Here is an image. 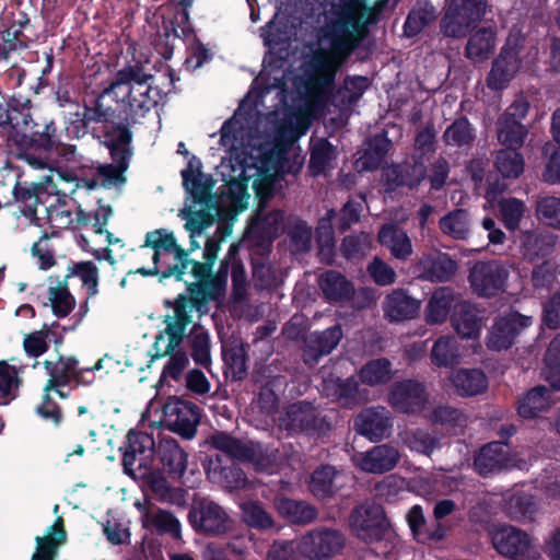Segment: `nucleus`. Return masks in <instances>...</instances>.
I'll list each match as a JSON object with an SVG mask.
<instances>
[{
    "label": "nucleus",
    "mask_w": 560,
    "mask_h": 560,
    "mask_svg": "<svg viewBox=\"0 0 560 560\" xmlns=\"http://www.w3.org/2000/svg\"><path fill=\"white\" fill-rule=\"evenodd\" d=\"M421 302L404 289H395L388 293L383 303L384 317L392 323H400L415 318L420 311Z\"/></svg>",
    "instance_id": "26"
},
{
    "label": "nucleus",
    "mask_w": 560,
    "mask_h": 560,
    "mask_svg": "<svg viewBox=\"0 0 560 560\" xmlns=\"http://www.w3.org/2000/svg\"><path fill=\"white\" fill-rule=\"evenodd\" d=\"M430 359L436 368L452 369L462 362V351L458 340L453 336L439 337L431 349Z\"/></svg>",
    "instance_id": "44"
},
{
    "label": "nucleus",
    "mask_w": 560,
    "mask_h": 560,
    "mask_svg": "<svg viewBox=\"0 0 560 560\" xmlns=\"http://www.w3.org/2000/svg\"><path fill=\"white\" fill-rule=\"evenodd\" d=\"M180 217L186 220L185 228L190 232V246L187 249L184 248V252H187V258H190V255L196 249L200 248L199 243L196 241V236L201 235L205 229L212 225L215 218L211 217L210 212L180 213Z\"/></svg>",
    "instance_id": "62"
},
{
    "label": "nucleus",
    "mask_w": 560,
    "mask_h": 560,
    "mask_svg": "<svg viewBox=\"0 0 560 560\" xmlns=\"http://www.w3.org/2000/svg\"><path fill=\"white\" fill-rule=\"evenodd\" d=\"M520 63V58L514 49L503 48L492 61L491 69L486 79L487 86L492 91H500L506 88L518 71Z\"/></svg>",
    "instance_id": "27"
},
{
    "label": "nucleus",
    "mask_w": 560,
    "mask_h": 560,
    "mask_svg": "<svg viewBox=\"0 0 560 560\" xmlns=\"http://www.w3.org/2000/svg\"><path fill=\"white\" fill-rule=\"evenodd\" d=\"M510 270L499 260L477 261L469 270L471 290L481 298H492L505 290Z\"/></svg>",
    "instance_id": "14"
},
{
    "label": "nucleus",
    "mask_w": 560,
    "mask_h": 560,
    "mask_svg": "<svg viewBox=\"0 0 560 560\" xmlns=\"http://www.w3.org/2000/svg\"><path fill=\"white\" fill-rule=\"evenodd\" d=\"M559 397L546 385H536L517 398V413L524 419H534L548 412Z\"/></svg>",
    "instance_id": "23"
},
{
    "label": "nucleus",
    "mask_w": 560,
    "mask_h": 560,
    "mask_svg": "<svg viewBox=\"0 0 560 560\" xmlns=\"http://www.w3.org/2000/svg\"><path fill=\"white\" fill-rule=\"evenodd\" d=\"M119 450H122L121 465L124 472L132 478L135 481L139 480L136 470L133 469V464L137 458V454L140 452V429L139 424L136 428H132L128 431L126 435V441L124 446Z\"/></svg>",
    "instance_id": "63"
},
{
    "label": "nucleus",
    "mask_w": 560,
    "mask_h": 560,
    "mask_svg": "<svg viewBox=\"0 0 560 560\" xmlns=\"http://www.w3.org/2000/svg\"><path fill=\"white\" fill-rule=\"evenodd\" d=\"M351 533L364 542L383 540L389 532V522L381 504L365 501L354 506L349 515Z\"/></svg>",
    "instance_id": "9"
},
{
    "label": "nucleus",
    "mask_w": 560,
    "mask_h": 560,
    "mask_svg": "<svg viewBox=\"0 0 560 560\" xmlns=\"http://www.w3.org/2000/svg\"><path fill=\"white\" fill-rule=\"evenodd\" d=\"M278 512L295 525H308L317 520L318 510L306 501L282 498L276 502Z\"/></svg>",
    "instance_id": "45"
},
{
    "label": "nucleus",
    "mask_w": 560,
    "mask_h": 560,
    "mask_svg": "<svg viewBox=\"0 0 560 560\" xmlns=\"http://www.w3.org/2000/svg\"><path fill=\"white\" fill-rule=\"evenodd\" d=\"M279 424L291 433H323L330 429L326 416L304 400L289 405L279 417Z\"/></svg>",
    "instance_id": "13"
},
{
    "label": "nucleus",
    "mask_w": 560,
    "mask_h": 560,
    "mask_svg": "<svg viewBox=\"0 0 560 560\" xmlns=\"http://www.w3.org/2000/svg\"><path fill=\"white\" fill-rule=\"evenodd\" d=\"M427 176V166L423 160L411 156L410 161L393 164L384 170L387 190L399 187L417 188Z\"/></svg>",
    "instance_id": "21"
},
{
    "label": "nucleus",
    "mask_w": 560,
    "mask_h": 560,
    "mask_svg": "<svg viewBox=\"0 0 560 560\" xmlns=\"http://www.w3.org/2000/svg\"><path fill=\"white\" fill-rule=\"evenodd\" d=\"M438 18L435 8L430 2H418L409 12L405 23V34L415 36Z\"/></svg>",
    "instance_id": "55"
},
{
    "label": "nucleus",
    "mask_w": 560,
    "mask_h": 560,
    "mask_svg": "<svg viewBox=\"0 0 560 560\" xmlns=\"http://www.w3.org/2000/svg\"><path fill=\"white\" fill-rule=\"evenodd\" d=\"M209 442L229 457L253 465L257 471H269L276 466V452L264 447L259 442L241 440L223 431L213 433Z\"/></svg>",
    "instance_id": "6"
},
{
    "label": "nucleus",
    "mask_w": 560,
    "mask_h": 560,
    "mask_svg": "<svg viewBox=\"0 0 560 560\" xmlns=\"http://www.w3.org/2000/svg\"><path fill=\"white\" fill-rule=\"evenodd\" d=\"M200 162L192 156L188 167L182 172L183 184L194 199V206L180 210V213L203 212L215 218L219 213L217 200L211 190L213 180L210 176L203 174L200 170Z\"/></svg>",
    "instance_id": "10"
},
{
    "label": "nucleus",
    "mask_w": 560,
    "mask_h": 560,
    "mask_svg": "<svg viewBox=\"0 0 560 560\" xmlns=\"http://www.w3.org/2000/svg\"><path fill=\"white\" fill-rule=\"evenodd\" d=\"M452 326L463 339H475L481 330V317L477 307L469 301L457 303L451 315Z\"/></svg>",
    "instance_id": "37"
},
{
    "label": "nucleus",
    "mask_w": 560,
    "mask_h": 560,
    "mask_svg": "<svg viewBox=\"0 0 560 560\" xmlns=\"http://www.w3.org/2000/svg\"><path fill=\"white\" fill-rule=\"evenodd\" d=\"M327 395L343 408H353L366 400V390L360 388L359 381L351 376L336 377L326 383Z\"/></svg>",
    "instance_id": "30"
},
{
    "label": "nucleus",
    "mask_w": 560,
    "mask_h": 560,
    "mask_svg": "<svg viewBox=\"0 0 560 560\" xmlns=\"http://www.w3.org/2000/svg\"><path fill=\"white\" fill-rule=\"evenodd\" d=\"M313 83L320 91H329L334 88L335 77L341 65L335 57L322 56L316 58Z\"/></svg>",
    "instance_id": "56"
},
{
    "label": "nucleus",
    "mask_w": 560,
    "mask_h": 560,
    "mask_svg": "<svg viewBox=\"0 0 560 560\" xmlns=\"http://www.w3.org/2000/svg\"><path fill=\"white\" fill-rule=\"evenodd\" d=\"M195 282L187 284V298L191 306L203 315L209 311V302L218 299L223 292V280L221 277L208 276L202 279L195 278Z\"/></svg>",
    "instance_id": "29"
},
{
    "label": "nucleus",
    "mask_w": 560,
    "mask_h": 560,
    "mask_svg": "<svg viewBox=\"0 0 560 560\" xmlns=\"http://www.w3.org/2000/svg\"><path fill=\"white\" fill-rule=\"evenodd\" d=\"M463 299L450 287L436 289L425 307V318L429 324L444 323L451 310H455L457 303Z\"/></svg>",
    "instance_id": "38"
},
{
    "label": "nucleus",
    "mask_w": 560,
    "mask_h": 560,
    "mask_svg": "<svg viewBox=\"0 0 560 560\" xmlns=\"http://www.w3.org/2000/svg\"><path fill=\"white\" fill-rule=\"evenodd\" d=\"M556 245V236L538 230L526 231L521 236V248L524 257L534 261L548 256Z\"/></svg>",
    "instance_id": "43"
},
{
    "label": "nucleus",
    "mask_w": 560,
    "mask_h": 560,
    "mask_svg": "<svg viewBox=\"0 0 560 560\" xmlns=\"http://www.w3.org/2000/svg\"><path fill=\"white\" fill-rule=\"evenodd\" d=\"M392 377V363L385 358L372 360L360 370L361 381L371 386L387 383Z\"/></svg>",
    "instance_id": "59"
},
{
    "label": "nucleus",
    "mask_w": 560,
    "mask_h": 560,
    "mask_svg": "<svg viewBox=\"0 0 560 560\" xmlns=\"http://www.w3.org/2000/svg\"><path fill=\"white\" fill-rule=\"evenodd\" d=\"M174 315L166 316L165 334L167 343L163 351V355L172 353L183 341L188 325L192 323L190 300L185 294H179L173 303Z\"/></svg>",
    "instance_id": "19"
},
{
    "label": "nucleus",
    "mask_w": 560,
    "mask_h": 560,
    "mask_svg": "<svg viewBox=\"0 0 560 560\" xmlns=\"http://www.w3.org/2000/svg\"><path fill=\"white\" fill-rule=\"evenodd\" d=\"M48 300L52 313L60 318L68 316L75 306V299L70 293L69 282L60 280L59 277H56V285L48 289Z\"/></svg>",
    "instance_id": "53"
},
{
    "label": "nucleus",
    "mask_w": 560,
    "mask_h": 560,
    "mask_svg": "<svg viewBox=\"0 0 560 560\" xmlns=\"http://www.w3.org/2000/svg\"><path fill=\"white\" fill-rule=\"evenodd\" d=\"M337 152L335 147L326 139L317 140L311 150L308 168L313 175L324 173L332 160L336 159Z\"/></svg>",
    "instance_id": "60"
},
{
    "label": "nucleus",
    "mask_w": 560,
    "mask_h": 560,
    "mask_svg": "<svg viewBox=\"0 0 560 560\" xmlns=\"http://www.w3.org/2000/svg\"><path fill=\"white\" fill-rule=\"evenodd\" d=\"M147 474L142 475V482L145 488L144 502L156 500L162 503L184 505L186 501V490L177 487H172L167 481L164 474L153 468Z\"/></svg>",
    "instance_id": "22"
},
{
    "label": "nucleus",
    "mask_w": 560,
    "mask_h": 560,
    "mask_svg": "<svg viewBox=\"0 0 560 560\" xmlns=\"http://www.w3.org/2000/svg\"><path fill=\"white\" fill-rule=\"evenodd\" d=\"M131 143L132 139L125 136H120L116 141L103 143L109 152L110 163L92 161L89 164H81L73 173H68L66 179L74 180L77 187L89 191L97 188H120L127 182L125 174L133 155Z\"/></svg>",
    "instance_id": "4"
},
{
    "label": "nucleus",
    "mask_w": 560,
    "mask_h": 560,
    "mask_svg": "<svg viewBox=\"0 0 560 560\" xmlns=\"http://www.w3.org/2000/svg\"><path fill=\"white\" fill-rule=\"evenodd\" d=\"M476 24L466 19L453 7L448 5L444 16L441 20V31L447 37L462 38L475 27Z\"/></svg>",
    "instance_id": "61"
},
{
    "label": "nucleus",
    "mask_w": 560,
    "mask_h": 560,
    "mask_svg": "<svg viewBox=\"0 0 560 560\" xmlns=\"http://www.w3.org/2000/svg\"><path fill=\"white\" fill-rule=\"evenodd\" d=\"M427 401L425 385L417 380L396 382L389 392L390 405L404 413H415L422 410Z\"/></svg>",
    "instance_id": "18"
},
{
    "label": "nucleus",
    "mask_w": 560,
    "mask_h": 560,
    "mask_svg": "<svg viewBox=\"0 0 560 560\" xmlns=\"http://www.w3.org/2000/svg\"><path fill=\"white\" fill-rule=\"evenodd\" d=\"M390 147V141L384 136L376 135L366 141L363 153L355 161L359 172L377 170L383 163Z\"/></svg>",
    "instance_id": "47"
},
{
    "label": "nucleus",
    "mask_w": 560,
    "mask_h": 560,
    "mask_svg": "<svg viewBox=\"0 0 560 560\" xmlns=\"http://www.w3.org/2000/svg\"><path fill=\"white\" fill-rule=\"evenodd\" d=\"M534 323L533 316L510 311L494 319L486 338L487 348L493 351L510 349L523 330Z\"/></svg>",
    "instance_id": "15"
},
{
    "label": "nucleus",
    "mask_w": 560,
    "mask_h": 560,
    "mask_svg": "<svg viewBox=\"0 0 560 560\" xmlns=\"http://www.w3.org/2000/svg\"><path fill=\"white\" fill-rule=\"evenodd\" d=\"M371 16L366 0H346L334 24L331 54L327 56L335 57L342 66L365 37Z\"/></svg>",
    "instance_id": "5"
},
{
    "label": "nucleus",
    "mask_w": 560,
    "mask_h": 560,
    "mask_svg": "<svg viewBox=\"0 0 560 560\" xmlns=\"http://www.w3.org/2000/svg\"><path fill=\"white\" fill-rule=\"evenodd\" d=\"M318 284L325 299L332 303L346 302L354 294L353 284L336 270L324 272L319 277Z\"/></svg>",
    "instance_id": "41"
},
{
    "label": "nucleus",
    "mask_w": 560,
    "mask_h": 560,
    "mask_svg": "<svg viewBox=\"0 0 560 560\" xmlns=\"http://www.w3.org/2000/svg\"><path fill=\"white\" fill-rule=\"evenodd\" d=\"M132 83L140 85V61L119 70L114 81L96 97L84 101L82 114L90 124H101L93 128V136L100 142L108 143L125 136L132 139L130 127L137 122L136 115L140 102L132 93Z\"/></svg>",
    "instance_id": "1"
},
{
    "label": "nucleus",
    "mask_w": 560,
    "mask_h": 560,
    "mask_svg": "<svg viewBox=\"0 0 560 560\" xmlns=\"http://www.w3.org/2000/svg\"><path fill=\"white\" fill-rule=\"evenodd\" d=\"M155 458L176 478L186 470L187 454L174 439H160L155 443L152 435L142 433V467H153Z\"/></svg>",
    "instance_id": "11"
},
{
    "label": "nucleus",
    "mask_w": 560,
    "mask_h": 560,
    "mask_svg": "<svg viewBox=\"0 0 560 560\" xmlns=\"http://www.w3.org/2000/svg\"><path fill=\"white\" fill-rule=\"evenodd\" d=\"M67 532L65 522L58 516L54 524L50 525L44 536H36V550L31 560H55L58 555L59 547L65 544Z\"/></svg>",
    "instance_id": "36"
},
{
    "label": "nucleus",
    "mask_w": 560,
    "mask_h": 560,
    "mask_svg": "<svg viewBox=\"0 0 560 560\" xmlns=\"http://www.w3.org/2000/svg\"><path fill=\"white\" fill-rule=\"evenodd\" d=\"M142 528L160 535L168 534L174 539L182 538L180 523L176 516L149 501L142 503Z\"/></svg>",
    "instance_id": "28"
},
{
    "label": "nucleus",
    "mask_w": 560,
    "mask_h": 560,
    "mask_svg": "<svg viewBox=\"0 0 560 560\" xmlns=\"http://www.w3.org/2000/svg\"><path fill=\"white\" fill-rule=\"evenodd\" d=\"M217 233H220L219 238L209 237L206 241L203 261L187 258V252L177 244L172 232L161 229L148 233L142 245V258H150L152 267H142V276L159 275L161 279L174 277L178 281L184 279L188 270L194 278L211 276L220 242L224 238L221 226L217 229Z\"/></svg>",
    "instance_id": "2"
},
{
    "label": "nucleus",
    "mask_w": 560,
    "mask_h": 560,
    "mask_svg": "<svg viewBox=\"0 0 560 560\" xmlns=\"http://www.w3.org/2000/svg\"><path fill=\"white\" fill-rule=\"evenodd\" d=\"M257 196L260 198L258 206L255 228L261 232L262 236L269 241L276 238L282 230H285L284 213L281 210L266 212L265 203L272 197V189L256 188Z\"/></svg>",
    "instance_id": "33"
},
{
    "label": "nucleus",
    "mask_w": 560,
    "mask_h": 560,
    "mask_svg": "<svg viewBox=\"0 0 560 560\" xmlns=\"http://www.w3.org/2000/svg\"><path fill=\"white\" fill-rule=\"evenodd\" d=\"M345 534L332 527L319 526L302 536L299 549L310 560L332 558L345 549Z\"/></svg>",
    "instance_id": "12"
},
{
    "label": "nucleus",
    "mask_w": 560,
    "mask_h": 560,
    "mask_svg": "<svg viewBox=\"0 0 560 560\" xmlns=\"http://www.w3.org/2000/svg\"><path fill=\"white\" fill-rule=\"evenodd\" d=\"M475 138V130L465 116L456 118L442 136L445 145L455 148H470Z\"/></svg>",
    "instance_id": "51"
},
{
    "label": "nucleus",
    "mask_w": 560,
    "mask_h": 560,
    "mask_svg": "<svg viewBox=\"0 0 560 560\" xmlns=\"http://www.w3.org/2000/svg\"><path fill=\"white\" fill-rule=\"evenodd\" d=\"M44 368L49 375L44 392L50 393L57 387L73 386L79 360L73 355L58 354L56 361L46 360Z\"/></svg>",
    "instance_id": "34"
},
{
    "label": "nucleus",
    "mask_w": 560,
    "mask_h": 560,
    "mask_svg": "<svg viewBox=\"0 0 560 560\" xmlns=\"http://www.w3.org/2000/svg\"><path fill=\"white\" fill-rule=\"evenodd\" d=\"M521 147H505L495 152L494 167L504 178H517L524 171V158L517 151Z\"/></svg>",
    "instance_id": "49"
},
{
    "label": "nucleus",
    "mask_w": 560,
    "mask_h": 560,
    "mask_svg": "<svg viewBox=\"0 0 560 560\" xmlns=\"http://www.w3.org/2000/svg\"><path fill=\"white\" fill-rule=\"evenodd\" d=\"M285 232L294 252L306 253L311 249L313 232L306 221L298 217H290L285 223Z\"/></svg>",
    "instance_id": "54"
},
{
    "label": "nucleus",
    "mask_w": 560,
    "mask_h": 560,
    "mask_svg": "<svg viewBox=\"0 0 560 560\" xmlns=\"http://www.w3.org/2000/svg\"><path fill=\"white\" fill-rule=\"evenodd\" d=\"M187 343L195 363L208 368L211 363V343L208 331L200 325H194L187 336Z\"/></svg>",
    "instance_id": "52"
},
{
    "label": "nucleus",
    "mask_w": 560,
    "mask_h": 560,
    "mask_svg": "<svg viewBox=\"0 0 560 560\" xmlns=\"http://www.w3.org/2000/svg\"><path fill=\"white\" fill-rule=\"evenodd\" d=\"M495 42V28L492 26L481 27L468 38L465 56L474 62H482L493 54Z\"/></svg>",
    "instance_id": "42"
},
{
    "label": "nucleus",
    "mask_w": 560,
    "mask_h": 560,
    "mask_svg": "<svg viewBox=\"0 0 560 560\" xmlns=\"http://www.w3.org/2000/svg\"><path fill=\"white\" fill-rule=\"evenodd\" d=\"M162 411L158 422L164 423L172 432L184 439L195 436L197 425L200 421L199 408L191 401L177 397L170 398L166 402L151 400L145 412L142 413V421L151 420L153 413ZM153 422H156L155 420Z\"/></svg>",
    "instance_id": "8"
},
{
    "label": "nucleus",
    "mask_w": 560,
    "mask_h": 560,
    "mask_svg": "<svg viewBox=\"0 0 560 560\" xmlns=\"http://www.w3.org/2000/svg\"><path fill=\"white\" fill-rule=\"evenodd\" d=\"M529 103L524 97L516 98L497 120V139L505 147H522L528 133L522 120L526 117Z\"/></svg>",
    "instance_id": "16"
},
{
    "label": "nucleus",
    "mask_w": 560,
    "mask_h": 560,
    "mask_svg": "<svg viewBox=\"0 0 560 560\" xmlns=\"http://www.w3.org/2000/svg\"><path fill=\"white\" fill-rule=\"evenodd\" d=\"M357 431L371 441H380L389 435L390 412L382 406L363 409L354 421Z\"/></svg>",
    "instance_id": "24"
},
{
    "label": "nucleus",
    "mask_w": 560,
    "mask_h": 560,
    "mask_svg": "<svg viewBox=\"0 0 560 560\" xmlns=\"http://www.w3.org/2000/svg\"><path fill=\"white\" fill-rule=\"evenodd\" d=\"M13 196L16 202L24 205L31 213H36L38 205L44 203L49 196L47 187L43 183L16 182L13 188Z\"/></svg>",
    "instance_id": "50"
},
{
    "label": "nucleus",
    "mask_w": 560,
    "mask_h": 560,
    "mask_svg": "<svg viewBox=\"0 0 560 560\" xmlns=\"http://www.w3.org/2000/svg\"><path fill=\"white\" fill-rule=\"evenodd\" d=\"M341 472L334 466L322 465L312 472L308 490L319 500L330 499L341 489Z\"/></svg>",
    "instance_id": "35"
},
{
    "label": "nucleus",
    "mask_w": 560,
    "mask_h": 560,
    "mask_svg": "<svg viewBox=\"0 0 560 560\" xmlns=\"http://www.w3.org/2000/svg\"><path fill=\"white\" fill-rule=\"evenodd\" d=\"M67 271L62 280L69 282V279L78 277L86 287L89 296L97 293L98 269L93 261L71 262L68 265Z\"/></svg>",
    "instance_id": "58"
},
{
    "label": "nucleus",
    "mask_w": 560,
    "mask_h": 560,
    "mask_svg": "<svg viewBox=\"0 0 560 560\" xmlns=\"http://www.w3.org/2000/svg\"><path fill=\"white\" fill-rule=\"evenodd\" d=\"M508 445L503 442H490L475 456V468L479 475L487 477L510 466Z\"/></svg>",
    "instance_id": "32"
},
{
    "label": "nucleus",
    "mask_w": 560,
    "mask_h": 560,
    "mask_svg": "<svg viewBox=\"0 0 560 560\" xmlns=\"http://www.w3.org/2000/svg\"><path fill=\"white\" fill-rule=\"evenodd\" d=\"M342 338L340 325H335L323 331H314L303 340V362L310 368L315 366L320 358L328 355L338 346Z\"/></svg>",
    "instance_id": "20"
},
{
    "label": "nucleus",
    "mask_w": 560,
    "mask_h": 560,
    "mask_svg": "<svg viewBox=\"0 0 560 560\" xmlns=\"http://www.w3.org/2000/svg\"><path fill=\"white\" fill-rule=\"evenodd\" d=\"M439 229L455 241H466L471 232L470 214L466 209H454L439 220Z\"/></svg>",
    "instance_id": "46"
},
{
    "label": "nucleus",
    "mask_w": 560,
    "mask_h": 560,
    "mask_svg": "<svg viewBox=\"0 0 560 560\" xmlns=\"http://www.w3.org/2000/svg\"><path fill=\"white\" fill-rule=\"evenodd\" d=\"M380 244L386 247L398 260H408L412 253V243L408 234L395 224H385L377 234Z\"/></svg>",
    "instance_id": "39"
},
{
    "label": "nucleus",
    "mask_w": 560,
    "mask_h": 560,
    "mask_svg": "<svg viewBox=\"0 0 560 560\" xmlns=\"http://www.w3.org/2000/svg\"><path fill=\"white\" fill-rule=\"evenodd\" d=\"M450 381L459 396L470 397L483 393L488 387L486 374L479 369H459L453 371Z\"/></svg>",
    "instance_id": "40"
},
{
    "label": "nucleus",
    "mask_w": 560,
    "mask_h": 560,
    "mask_svg": "<svg viewBox=\"0 0 560 560\" xmlns=\"http://www.w3.org/2000/svg\"><path fill=\"white\" fill-rule=\"evenodd\" d=\"M400 458L399 451L389 444H381L355 457L357 466L368 474H384L396 467Z\"/></svg>",
    "instance_id": "25"
},
{
    "label": "nucleus",
    "mask_w": 560,
    "mask_h": 560,
    "mask_svg": "<svg viewBox=\"0 0 560 560\" xmlns=\"http://www.w3.org/2000/svg\"><path fill=\"white\" fill-rule=\"evenodd\" d=\"M187 520L194 532L205 537H221L234 528V521L225 508L200 494L194 495Z\"/></svg>",
    "instance_id": "7"
},
{
    "label": "nucleus",
    "mask_w": 560,
    "mask_h": 560,
    "mask_svg": "<svg viewBox=\"0 0 560 560\" xmlns=\"http://www.w3.org/2000/svg\"><path fill=\"white\" fill-rule=\"evenodd\" d=\"M113 215V209L108 205H102L101 200L94 211H84L79 209L77 212V221L81 226H91L96 234H106L108 245L119 242L113 233L106 230L107 222Z\"/></svg>",
    "instance_id": "48"
},
{
    "label": "nucleus",
    "mask_w": 560,
    "mask_h": 560,
    "mask_svg": "<svg viewBox=\"0 0 560 560\" xmlns=\"http://www.w3.org/2000/svg\"><path fill=\"white\" fill-rule=\"evenodd\" d=\"M8 141L19 159L36 168H44L47 156L61 144L54 119L35 120L30 104L24 107L21 120L15 118Z\"/></svg>",
    "instance_id": "3"
},
{
    "label": "nucleus",
    "mask_w": 560,
    "mask_h": 560,
    "mask_svg": "<svg viewBox=\"0 0 560 560\" xmlns=\"http://www.w3.org/2000/svg\"><path fill=\"white\" fill-rule=\"evenodd\" d=\"M241 510L244 523L252 528L268 530L275 526L272 515L258 501L244 502Z\"/></svg>",
    "instance_id": "57"
},
{
    "label": "nucleus",
    "mask_w": 560,
    "mask_h": 560,
    "mask_svg": "<svg viewBox=\"0 0 560 560\" xmlns=\"http://www.w3.org/2000/svg\"><path fill=\"white\" fill-rule=\"evenodd\" d=\"M490 535L494 549L504 557L514 560H532L535 557L529 536L516 527H495Z\"/></svg>",
    "instance_id": "17"
},
{
    "label": "nucleus",
    "mask_w": 560,
    "mask_h": 560,
    "mask_svg": "<svg viewBox=\"0 0 560 560\" xmlns=\"http://www.w3.org/2000/svg\"><path fill=\"white\" fill-rule=\"evenodd\" d=\"M498 207L504 226L511 231L517 230L526 211L525 203L516 198H503Z\"/></svg>",
    "instance_id": "64"
},
{
    "label": "nucleus",
    "mask_w": 560,
    "mask_h": 560,
    "mask_svg": "<svg viewBox=\"0 0 560 560\" xmlns=\"http://www.w3.org/2000/svg\"><path fill=\"white\" fill-rule=\"evenodd\" d=\"M420 278L431 282H447L457 272L458 265L446 253L424 256L419 260Z\"/></svg>",
    "instance_id": "31"
}]
</instances>
